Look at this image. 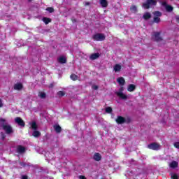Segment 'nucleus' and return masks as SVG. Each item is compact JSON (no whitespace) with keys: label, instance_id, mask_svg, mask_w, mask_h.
Instances as JSON below:
<instances>
[{"label":"nucleus","instance_id":"4","mask_svg":"<svg viewBox=\"0 0 179 179\" xmlns=\"http://www.w3.org/2000/svg\"><path fill=\"white\" fill-rule=\"evenodd\" d=\"M151 5L156 6L157 5V1L146 0V2L143 3V8H144V9H149L150 8Z\"/></svg>","mask_w":179,"mask_h":179},{"label":"nucleus","instance_id":"5","mask_svg":"<svg viewBox=\"0 0 179 179\" xmlns=\"http://www.w3.org/2000/svg\"><path fill=\"white\" fill-rule=\"evenodd\" d=\"M92 38L94 41H104L106 40V36L104 34H95L92 36Z\"/></svg>","mask_w":179,"mask_h":179},{"label":"nucleus","instance_id":"3","mask_svg":"<svg viewBox=\"0 0 179 179\" xmlns=\"http://www.w3.org/2000/svg\"><path fill=\"white\" fill-rule=\"evenodd\" d=\"M154 17L152 20V23H157V24H159V23L161 22L162 20H160V17L162 16V13L160 11H155L153 13Z\"/></svg>","mask_w":179,"mask_h":179},{"label":"nucleus","instance_id":"28","mask_svg":"<svg viewBox=\"0 0 179 179\" xmlns=\"http://www.w3.org/2000/svg\"><path fill=\"white\" fill-rule=\"evenodd\" d=\"M106 113H107L108 114H111V113H113V108L112 107H107L105 109Z\"/></svg>","mask_w":179,"mask_h":179},{"label":"nucleus","instance_id":"11","mask_svg":"<svg viewBox=\"0 0 179 179\" xmlns=\"http://www.w3.org/2000/svg\"><path fill=\"white\" fill-rule=\"evenodd\" d=\"M93 159L95 162H100V160H101V155L99 152H95L93 156Z\"/></svg>","mask_w":179,"mask_h":179},{"label":"nucleus","instance_id":"40","mask_svg":"<svg viewBox=\"0 0 179 179\" xmlns=\"http://www.w3.org/2000/svg\"><path fill=\"white\" fill-rule=\"evenodd\" d=\"M3 107V103H2V99H0V108Z\"/></svg>","mask_w":179,"mask_h":179},{"label":"nucleus","instance_id":"43","mask_svg":"<svg viewBox=\"0 0 179 179\" xmlns=\"http://www.w3.org/2000/svg\"><path fill=\"white\" fill-rule=\"evenodd\" d=\"M90 5V2H85V6H89Z\"/></svg>","mask_w":179,"mask_h":179},{"label":"nucleus","instance_id":"10","mask_svg":"<svg viewBox=\"0 0 179 179\" xmlns=\"http://www.w3.org/2000/svg\"><path fill=\"white\" fill-rule=\"evenodd\" d=\"M13 87L14 90L20 91L23 89V84L22 83H17L14 85Z\"/></svg>","mask_w":179,"mask_h":179},{"label":"nucleus","instance_id":"17","mask_svg":"<svg viewBox=\"0 0 179 179\" xmlns=\"http://www.w3.org/2000/svg\"><path fill=\"white\" fill-rule=\"evenodd\" d=\"M135 89H136V85L130 84L127 87V91L130 92H135Z\"/></svg>","mask_w":179,"mask_h":179},{"label":"nucleus","instance_id":"26","mask_svg":"<svg viewBox=\"0 0 179 179\" xmlns=\"http://www.w3.org/2000/svg\"><path fill=\"white\" fill-rule=\"evenodd\" d=\"M114 71L115 72H120V71H121V65L115 64L114 66Z\"/></svg>","mask_w":179,"mask_h":179},{"label":"nucleus","instance_id":"6","mask_svg":"<svg viewBox=\"0 0 179 179\" xmlns=\"http://www.w3.org/2000/svg\"><path fill=\"white\" fill-rule=\"evenodd\" d=\"M15 124H17L19 127H26V123L24 122V120H22L20 117H15Z\"/></svg>","mask_w":179,"mask_h":179},{"label":"nucleus","instance_id":"33","mask_svg":"<svg viewBox=\"0 0 179 179\" xmlns=\"http://www.w3.org/2000/svg\"><path fill=\"white\" fill-rule=\"evenodd\" d=\"M45 93H44V92H41L40 93V97H41V99H45Z\"/></svg>","mask_w":179,"mask_h":179},{"label":"nucleus","instance_id":"29","mask_svg":"<svg viewBox=\"0 0 179 179\" xmlns=\"http://www.w3.org/2000/svg\"><path fill=\"white\" fill-rule=\"evenodd\" d=\"M57 96L59 97H64V96H65V92L64 91H59L57 92Z\"/></svg>","mask_w":179,"mask_h":179},{"label":"nucleus","instance_id":"8","mask_svg":"<svg viewBox=\"0 0 179 179\" xmlns=\"http://www.w3.org/2000/svg\"><path fill=\"white\" fill-rule=\"evenodd\" d=\"M115 94L119 97L120 99H122V100H127L128 96L125 95L123 92H115Z\"/></svg>","mask_w":179,"mask_h":179},{"label":"nucleus","instance_id":"32","mask_svg":"<svg viewBox=\"0 0 179 179\" xmlns=\"http://www.w3.org/2000/svg\"><path fill=\"white\" fill-rule=\"evenodd\" d=\"M171 178L172 179H178V175H177V173H173L171 175Z\"/></svg>","mask_w":179,"mask_h":179},{"label":"nucleus","instance_id":"18","mask_svg":"<svg viewBox=\"0 0 179 179\" xmlns=\"http://www.w3.org/2000/svg\"><path fill=\"white\" fill-rule=\"evenodd\" d=\"M99 2L102 8H107L108 6V1L107 0H99Z\"/></svg>","mask_w":179,"mask_h":179},{"label":"nucleus","instance_id":"35","mask_svg":"<svg viewBox=\"0 0 179 179\" xmlns=\"http://www.w3.org/2000/svg\"><path fill=\"white\" fill-rule=\"evenodd\" d=\"M173 146L176 148V149H179V142L174 143Z\"/></svg>","mask_w":179,"mask_h":179},{"label":"nucleus","instance_id":"7","mask_svg":"<svg viewBox=\"0 0 179 179\" xmlns=\"http://www.w3.org/2000/svg\"><path fill=\"white\" fill-rule=\"evenodd\" d=\"M148 148L151 149V150H159L160 149V144L152 143L148 145Z\"/></svg>","mask_w":179,"mask_h":179},{"label":"nucleus","instance_id":"23","mask_svg":"<svg viewBox=\"0 0 179 179\" xmlns=\"http://www.w3.org/2000/svg\"><path fill=\"white\" fill-rule=\"evenodd\" d=\"M70 78L71 79V80H73L75 82V81L78 80L79 77L78 76V75L73 73L70 76Z\"/></svg>","mask_w":179,"mask_h":179},{"label":"nucleus","instance_id":"15","mask_svg":"<svg viewBox=\"0 0 179 179\" xmlns=\"http://www.w3.org/2000/svg\"><path fill=\"white\" fill-rule=\"evenodd\" d=\"M24 152H26V148L22 145H18L17 148V152L22 154V153H24Z\"/></svg>","mask_w":179,"mask_h":179},{"label":"nucleus","instance_id":"13","mask_svg":"<svg viewBox=\"0 0 179 179\" xmlns=\"http://www.w3.org/2000/svg\"><path fill=\"white\" fill-rule=\"evenodd\" d=\"M100 57V53H93L90 56V59L92 61H94V59H97V58H99Z\"/></svg>","mask_w":179,"mask_h":179},{"label":"nucleus","instance_id":"38","mask_svg":"<svg viewBox=\"0 0 179 179\" xmlns=\"http://www.w3.org/2000/svg\"><path fill=\"white\" fill-rule=\"evenodd\" d=\"M162 6H165V8H166L169 5H167V2L163 1V2H162Z\"/></svg>","mask_w":179,"mask_h":179},{"label":"nucleus","instance_id":"45","mask_svg":"<svg viewBox=\"0 0 179 179\" xmlns=\"http://www.w3.org/2000/svg\"><path fill=\"white\" fill-rule=\"evenodd\" d=\"M31 1H33V0H28V2H31Z\"/></svg>","mask_w":179,"mask_h":179},{"label":"nucleus","instance_id":"2","mask_svg":"<svg viewBox=\"0 0 179 179\" xmlns=\"http://www.w3.org/2000/svg\"><path fill=\"white\" fill-rule=\"evenodd\" d=\"M117 124L121 125L122 124H125V122L127 124H129V122H131V118L128 117L127 119H126L125 117H122V116H117L116 120H115Z\"/></svg>","mask_w":179,"mask_h":179},{"label":"nucleus","instance_id":"34","mask_svg":"<svg viewBox=\"0 0 179 179\" xmlns=\"http://www.w3.org/2000/svg\"><path fill=\"white\" fill-rule=\"evenodd\" d=\"M122 92H124V87L121 86L119 90V92H116V93H122Z\"/></svg>","mask_w":179,"mask_h":179},{"label":"nucleus","instance_id":"39","mask_svg":"<svg viewBox=\"0 0 179 179\" xmlns=\"http://www.w3.org/2000/svg\"><path fill=\"white\" fill-rule=\"evenodd\" d=\"M22 179H29V176H26V175H23L22 176Z\"/></svg>","mask_w":179,"mask_h":179},{"label":"nucleus","instance_id":"1","mask_svg":"<svg viewBox=\"0 0 179 179\" xmlns=\"http://www.w3.org/2000/svg\"><path fill=\"white\" fill-rule=\"evenodd\" d=\"M6 122V120L3 118L0 119V124H1L2 129L7 135H10V134H13V128L10 124H5Z\"/></svg>","mask_w":179,"mask_h":179},{"label":"nucleus","instance_id":"22","mask_svg":"<svg viewBox=\"0 0 179 179\" xmlns=\"http://www.w3.org/2000/svg\"><path fill=\"white\" fill-rule=\"evenodd\" d=\"M31 128L34 129V131H37V128H38L37 122H36L35 121L32 122L31 123Z\"/></svg>","mask_w":179,"mask_h":179},{"label":"nucleus","instance_id":"41","mask_svg":"<svg viewBox=\"0 0 179 179\" xmlns=\"http://www.w3.org/2000/svg\"><path fill=\"white\" fill-rule=\"evenodd\" d=\"M79 178H80V179H87L85 176H79Z\"/></svg>","mask_w":179,"mask_h":179},{"label":"nucleus","instance_id":"24","mask_svg":"<svg viewBox=\"0 0 179 179\" xmlns=\"http://www.w3.org/2000/svg\"><path fill=\"white\" fill-rule=\"evenodd\" d=\"M32 135L34 136V138H38V136L41 135V133L39 131L34 130Z\"/></svg>","mask_w":179,"mask_h":179},{"label":"nucleus","instance_id":"37","mask_svg":"<svg viewBox=\"0 0 179 179\" xmlns=\"http://www.w3.org/2000/svg\"><path fill=\"white\" fill-rule=\"evenodd\" d=\"M20 165L22 166V167H26L27 166L25 162H20Z\"/></svg>","mask_w":179,"mask_h":179},{"label":"nucleus","instance_id":"9","mask_svg":"<svg viewBox=\"0 0 179 179\" xmlns=\"http://www.w3.org/2000/svg\"><path fill=\"white\" fill-rule=\"evenodd\" d=\"M155 41L159 43V41H162L163 38L160 36V32H154Z\"/></svg>","mask_w":179,"mask_h":179},{"label":"nucleus","instance_id":"31","mask_svg":"<svg viewBox=\"0 0 179 179\" xmlns=\"http://www.w3.org/2000/svg\"><path fill=\"white\" fill-rule=\"evenodd\" d=\"M46 10H48V12H49L50 13H52V12H54V8L48 7V8H46Z\"/></svg>","mask_w":179,"mask_h":179},{"label":"nucleus","instance_id":"44","mask_svg":"<svg viewBox=\"0 0 179 179\" xmlns=\"http://www.w3.org/2000/svg\"><path fill=\"white\" fill-rule=\"evenodd\" d=\"M49 87H50V88L54 87V85H53V84H50V85H49Z\"/></svg>","mask_w":179,"mask_h":179},{"label":"nucleus","instance_id":"21","mask_svg":"<svg viewBox=\"0 0 179 179\" xmlns=\"http://www.w3.org/2000/svg\"><path fill=\"white\" fill-rule=\"evenodd\" d=\"M143 19H145V20H149V19H150V17H152V15H150V13H145L143 15Z\"/></svg>","mask_w":179,"mask_h":179},{"label":"nucleus","instance_id":"20","mask_svg":"<svg viewBox=\"0 0 179 179\" xmlns=\"http://www.w3.org/2000/svg\"><path fill=\"white\" fill-rule=\"evenodd\" d=\"M130 10L132 13H136V12H138V7H136L135 5H131L130 7Z\"/></svg>","mask_w":179,"mask_h":179},{"label":"nucleus","instance_id":"16","mask_svg":"<svg viewBox=\"0 0 179 179\" xmlns=\"http://www.w3.org/2000/svg\"><path fill=\"white\" fill-rule=\"evenodd\" d=\"M117 82L119 83L120 86H124L125 85V79H124L123 77L118 78Z\"/></svg>","mask_w":179,"mask_h":179},{"label":"nucleus","instance_id":"12","mask_svg":"<svg viewBox=\"0 0 179 179\" xmlns=\"http://www.w3.org/2000/svg\"><path fill=\"white\" fill-rule=\"evenodd\" d=\"M169 166L170 169H177L178 167V162L177 161H172L169 163Z\"/></svg>","mask_w":179,"mask_h":179},{"label":"nucleus","instance_id":"42","mask_svg":"<svg viewBox=\"0 0 179 179\" xmlns=\"http://www.w3.org/2000/svg\"><path fill=\"white\" fill-rule=\"evenodd\" d=\"M176 20L177 23H179V16H176Z\"/></svg>","mask_w":179,"mask_h":179},{"label":"nucleus","instance_id":"25","mask_svg":"<svg viewBox=\"0 0 179 179\" xmlns=\"http://www.w3.org/2000/svg\"><path fill=\"white\" fill-rule=\"evenodd\" d=\"M43 22L45 23V24H48V23H51V18L45 17L43 18Z\"/></svg>","mask_w":179,"mask_h":179},{"label":"nucleus","instance_id":"36","mask_svg":"<svg viewBox=\"0 0 179 179\" xmlns=\"http://www.w3.org/2000/svg\"><path fill=\"white\" fill-rule=\"evenodd\" d=\"M92 89L94 90H97L99 89V86L97 85H92Z\"/></svg>","mask_w":179,"mask_h":179},{"label":"nucleus","instance_id":"19","mask_svg":"<svg viewBox=\"0 0 179 179\" xmlns=\"http://www.w3.org/2000/svg\"><path fill=\"white\" fill-rule=\"evenodd\" d=\"M58 62H59V64H66V58L62 56L58 58Z\"/></svg>","mask_w":179,"mask_h":179},{"label":"nucleus","instance_id":"30","mask_svg":"<svg viewBox=\"0 0 179 179\" xmlns=\"http://www.w3.org/2000/svg\"><path fill=\"white\" fill-rule=\"evenodd\" d=\"M0 136L1 138V141H5L6 138V135L5 134V133L1 132Z\"/></svg>","mask_w":179,"mask_h":179},{"label":"nucleus","instance_id":"14","mask_svg":"<svg viewBox=\"0 0 179 179\" xmlns=\"http://www.w3.org/2000/svg\"><path fill=\"white\" fill-rule=\"evenodd\" d=\"M53 128L57 134H61V132L62 131V128H61V126H59V124H55L53 126Z\"/></svg>","mask_w":179,"mask_h":179},{"label":"nucleus","instance_id":"27","mask_svg":"<svg viewBox=\"0 0 179 179\" xmlns=\"http://www.w3.org/2000/svg\"><path fill=\"white\" fill-rule=\"evenodd\" d=\"M174 8H173V6H170V5H168V6H166V12H173V10Z\"/></svg>","mask_w":179,"mask_h":179}]
</instances>
